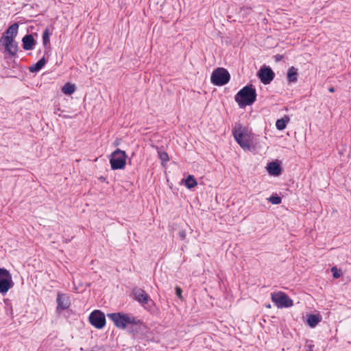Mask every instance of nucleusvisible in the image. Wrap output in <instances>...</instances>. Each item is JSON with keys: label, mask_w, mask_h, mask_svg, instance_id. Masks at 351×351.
<instances>
[{"label": "nucleus", "mask_w": 351, "mask_h": 351, "mask_svg": "<svg viewBox=\"0 0 351 351\" xmlns=\"http://www.w3.org/2000/svg\"><path fill=\"white\" fill-rule=\"evenodd\" d=\"M107 316L117 328L125 330L133 337L143 332L145 328L143 321L131 313L117 312L108 313Z\"/></svg>", "instance_id": "obj_1"}, {"label": "nucleus", "mask_w": 351, "mask_h": 351, "mask_svg": "<svg viewBox=\"0 0 351 351\" xmlns=\"http://www.w3.org/2000/svg\"><path fill=\"white\" fill-rule=\"evenodd\" d=\"M19 30L18 23L11 25L0 38V51L4 54L16 56L18 52V44L15 41Z\"/></svg>", "instance_id": "obj_2"}, {"label": "nucleus", "mask_w": 351, "mask_h": 351, "mask_svg": "<svg viewBox=\"0 0 351 351\" xmlns=\"http://www.w3.org/2000/svg\"><path fill=\"white\" fill-rule=\"evenodd\" d=\"M256 98V89L252 85L245 86L235 95V101L240 107L252 105Z\"/></svg>", "instance_id": "obj_3"}, {"label": "nucleus", "mask_w": 351, "mask_h": 351, "mask_svg": "<svg viewBox=\"0 0 351 351\" xmlns=\"http://www.w3.org/2000/svg\"><path fill=\"white\" fill-rule=\"evenodd\" d=\"M233 136L238 144L245 150H249L251 147L252 139L250 132L247 129L239 126L232 132Z\"/></svg>", "instance_id": "obj_4"}, {"label": "nucleus", "mask_w": 351, "mask_h": 351, "mask_svg": "<svg viewBox=\"0 0 351 351\" xmlns=\"http://www.w3.org/2000/svg\"><path fill=\"white\" fill-rule=\"evenodd\" d=\"M127 155L125 152L117 149L110 158L111 169L113 170L123 169L126 165Z\"/></svg>", "instance_id": "obj_5"}, {"label": "nucleus", "mask_w": 351, "mask_h": 351, "mask_svg": "<svg viewBox=\"0 0 351 351\" xmlns=\"http://www.w3.org/2000/svg\"><path fill=\"white\" fill-rule=\"evenodd\" d=\"M230 79V75L224 68H217L215 69L211 75L210 81L215 86H223L228 83Z\"/></svg>", "instance_id": "obj_6"}, {"label": "nucleus", "mask_w": 351, "mask_h": 351, "mask_svg": "<svg viewBox=\"0 0 351 351\" xmlns=\"http://www.w3.org/2000/svg\"><path fill=\"white\" fill-rule=\"evenodd\" d=\"M271 299L277 307H291L293 305V300L282 291L271 293Z\"/></svg>", "instance_id": "obj_7"}, {"label": "nucleus", "mask_w": 351, "mask_h": 351, "mask_svg": "<svg viewBox=\"0 0 351 351\" xmlns=\"http://www.w3.org/2000/svg\"><path fill=\"white\" fill-rule=\"evenodd\" d=\"M88 320L93 327L99 330L104 328L106 324L105 314L98 309L90 313Z\"/></svg>", "instance_id": "obj_8"}, {"label": "nucleus", "mask_w": 351, "mask_h": 351, "mask_svg": "<svg viewBox=\"0 0 351 351\" xmlns=\"http://www.w3.org/2000/svg\"><path fill=\"white\" fill-rule=\"evenodd\" d=\"M13 284L10 272L4 268H0V293H7Z\"/></svg>", "instance_id": "obj_9"}, {"label": "nucleus", "mask_w": 351, "mask_h": 351, "mask_svg": "<svg viewBox=\"0 0 351 351\" xmlns=\"http://www.w3.org/2000/svg\"><path fill=\"white\" fill-rule=\"evenodd\" d=\"M258 77L264 84H269L274 78L275 74L269 67H263L258 73Z\"/></svg>", "instance_id": "obj_10"}, {"label": "nucleus", "mask_w": 351, "mask_h": 351, "mask_svg": "<svg viewBox=\"0 0 351 351\" xmlns=\"http://www.w3.org/2000/svg\"><path fill=\"white\" fill-rule=\"evenodd\" d=\"M133 295L134 299L142 305L147 304L149 299V295L141 288H134Z\"/></svg>", "instance_id": "obj_11"}, {"label": "nucleus", "mask_w": 351, "mask_h": 351, "mask_svg": "<svg viewBox=\"0 0 351 351\" xmlns=\"http://www.w3.org/2000/svg\"><path fill=\"white\" fill-rule=\"evenodd\" d=\"M322 320V316L318 313L316 314L310 313L306 315L307 325L313 328Z\"/></svg>", "instance_id": "obj_12"}, {"label": "nucleus", "mask_w": 351, "mask_h": 351, "mask_svg": "<svg viewBox=\"0 0 351 351\" xmlns=\"http://www.w3.org/2000/svg\"><path fill=\"white\" fill-rule=\"evenodd\" d=\"M57 307H69L71 306V300L69 296L66 293H58L56 298Z\"/></svg>", "instance_id": "obj_13"}, {"label": "nucleus", "mask_w": 351, "mask_h": 351, "mask_svg": "<svg viewBox=\"0 0 351 351\" xmlns=\"http://www.w3.org/2000/svg\"><path fill=\"white\" fill-rule=\"evenodd\" d=\"M22 43L25 50H31L36 43L32 34H27L22 38Z\"/></svg>", "instance_id": "obj_14"}, {"label": "nucleus", "mask_w": 351, "mask_h": 351, "mask_svg": "<svg viewBox=\"0 0 351 351\" xmlns=\"http://www.w3.org/2000/svg\"><path fill=\"white\" fill-rule=\"evenodd\" d=\"M267 169L269 173L271 176H278L281 173L280 165L276 162H269Z\"/></svg>", "instance_id": "obj_15"}, {"label": "nucleus", "mask_w": 351, "mask_h": 351, "mask_svg": "<svg viewBox=\"0 0 351 351\" xmlns=\"http://www.w3.org/2000/svg\"><path fill=\"white\" fill-rule=\"evenodd\" d=\"M298 69L291 66L287 71V80L289 83H295L298 80Z\"/></svg>", "instance_id": "obj_16"}, {"label": "nucleus", "mask_w": 351, "mask_h": 351, "mask_svg": "<svg viewBox=\"0 0 351 351\" xmlns=\"http://www.w3.org/2000/svg\"><path fill=\"white\" fill-rule=\"evenodd\" d=\"M46 60L43 57L40 59L36 64H33L29 67V71L32 73L39 71L45 64Z\"/></svg>", "instance_id": "obj_17"}, {"label": "nucleus", "mask_w": 351, "mask_h": 351, "mask_svg": "<svg viewBox=\"0 0 351 351\" xmlns=\"http://www.w3.org/2000/svg\"><path fill=\"white\" fill-rule=\"evenodd\" d=\"M289 121V118L285 116L283 118L278 119L276 123V127L278 130H282L286 128L287 123Z\"/></svg>", "instance_id": "obj_18"}, {"label": "nucleus", "mask_w": 351, "mask_h": 351, "mask_svg": "<svg viewBox=\"0 0 351 351\" xmlns=\"http://www.w3.org/2000/svg\"><path fill=\"white\" fill-rule=\"evenodd\" d=\"M75 87L74 84L66 83L62 88V92L66 95H71L74 93Z\"/></svg>", "instance_id": "obj_19"}, {"label": "nucleus", "mask_w": 351, "mask_h": 351, "mask_svg": "<svg viewBox=\"0 0 351 351\" xmlns=\"http://www.w3.org/2000/svg\"><path fill=\"white\" fill-rule=\"evenodd\" d=\"M197 184V181L193 176L189 175L185 180V184L188 189L193 188Z\"/></svg>", "instance_id": "obj_20"}, {"label": "nucleus", "mask_w": 351, "mask_h": 351, "mask_svg": "<svg viewBox=\"0 0 351 351\" xmlns=\"http://www.w3.org/2000/svg\"><path fill=\"white\" fill-rule=\"evenodd\" d=\"M49 30L46 28L43 34V43L45 47L49 44Z\"/></svg>", "instance_id": "obj_21"}, {"label": "nucleus", "mask_w": 351, "mask_h": 351, "mask_svg": "<svg viewBox=\"0 0 351 351\" xmlns=\"http://www.w3.org/2000/svg\"><path fill=\"white\" fill-rule=\"evenodd\" d=\"M268 200L269 202H271L273 204H279L282 202V199L279 196H271L268 198Z\"/></svg>", "instance_id": "obj_22"}, {"label": "nucleus", "mask_w": 351, "mask_h": 351, "mask_svg": "<svg viewBox=\"0 0 351 351\" xmlns=\"http://www.w3.org/2000/svg\"><path fill=\"white\" fill-rule=\"evenodd\" d=\"M331 271L332 272L334 278H339L341 275V272L339 271L335 267H332Z\"/></svg>", "instance_id": "obj_23"}, {"label": "nucleus", "mask_w": 351, "mask_h": 351, "mask_svg": "<svg viewBox=\"0 0 351 351\" xmlns=\"http://www.w3.org/2000/svg\"><path fill=\"white\" fill-rule=\"evenodd\" d=\"M159 157H160V160L163 162H167L169 160V156H168L167 153H166L165 152L160 153Z\"/></svg>", "instance_id": "obj_24"}, {"label": "nucleus", "mask_w": 351, "mask_h": 351, "mask_svg": "<svg viewBox=\"0 0 351 351\" xmlns=\"http://www.w3.org/2000/svg\"><path fill=\"white\" fill-rule=\"evenodd\" d=\"M182 289L179 287H176V294L180 299H182Z\"/></svg>", "instance_id": "obj_25"}, {"label": "nucleus", "mask_w": 351, "mask_h": 351, "mask_svg": "<svg viewBox=\"0 0 351 351\" xmlns=\"http://www.w3.org/2000/svg\"><path fill=\"white\" fill-rule=\"evenodd\" d=\"M179 237L181 240H184L186 239V232L184 230H179L178 232Z\"/></svg>", "instance_id": "obj_26"}, {"label": "nucleus", "mask_w": 351, "mask_h": 351, "mask_svg": "<svg viewBox=\"0 0 351 351\" xmlns=\"http://www.w3.org/2000/svg\"><path fill=\"white\" fill-rule=\"evenodd\" d=\"M313 345H309L308 346V350L307 351H313Z\"/></svg>", "instance_id": "obj_27"}, {"label": "nucleus", "mask_w": 351, "mask_h": 351, "mask_svg": "<svg viewBox=\"0 0 351 351\" xmlns=\"http://www.w3.org/2000/svg\"><path fill=\"white\" fill-rule=\"evenodd\" d=\"M328 90H329V92H330V93H333V92H335V88H334V87H330V88H328Z\"/></svg>", "instance_id": "obj_28"}, {"label": "nucleus", "mask_w": 351, "mask_h": 351, "mask_svg": "<svg viewBox=\"0 0 351 351\" xmlns=\"http://www.w3.org/2000/svg\"><path fill=\"white\" fill-rule=\"evenodd\" d=\"M60 309L63 310L64 308H57V312H58V314H60Z\"/></svg>", "instance_id": "obj_29"}, {"label": "nucleus", "mask_w": 351, "mask_h": 351, "mask_svg": "<svg viewBox=\"0 0 351 351\" xmlns=\"http://www.w3.org/2000/svg\"><path fill=\"white\" fill-rule=\"evenodd\" d=\"M266 307H268V308H270L271 307V305L270 304H268L266 306Z\"/></svg>", "instance_id": "obj_30"}, {"label": "nucleus", "mask_w": 351, "mask_h": 351, "mask_svg": "<svg viewBox=\"0 0 351 351\" xmlns=\"http://www.w3.org/2000/svg\"><path fill=\"white\" fill-rule=\"evenodd\" d=\"M101 180H105V178H104L103 177H101Z\"/></svg>", "instance_id": "obj_31"}, {"label": "nucleus", "mask_w": 351, "mask_h": 351, "mask_svg": "<svg viewBox=\"0 0 351 351\" xmlns=\"http://www.w3.org/2000/svg\"><path fill=\"white\" fill-rule=\"evenodd\" d=\"M86 351H95L94 350H86Z\"/></svg>", "instance_id": "obj_32"}]
</instances>
